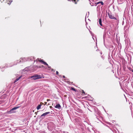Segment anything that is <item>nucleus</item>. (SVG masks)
Instances as JSON below:
<instances>
[{"mask_svg":"<svg viewBox=\"0 0 133 133\" xmlns=\"http://www.w3.org/2000/svg\"><path fill=\"white\" fill-rule=\"evenodd\" d=\"M51 70L52 71H55V70L54 69H52Z\"/></svg>","mask_w":133,"mask_h":133,"instance_id":"2eb2a0df","label":"nucleus"},{"mask_svg":"<svg viewBox=\"0 0 133 133\" xmlns=\"http://www.w3.org/2000/svg\"><path fill=\"white\" fill-rule=\"evenodd\" d=\"M56 74L57 75H59V72L57 71H56Z\"/></svg>","mask_w":133,"mask_h":133,"instance_id":"ddd939ff","label":"nucleus"},{"mask_svg":"<svg viewBox=\"0 0 133 133\" xmlns=\"http://www.w3.org/2000/svg\"><path fill=\"white\" fill-rule=\"evenodd\" d=\"M50 99H48L47 100V101H50Z\"/></svg>","mask_w":133,"mask_h":133,"instance_id":"dca6fc26","label":"nucleus"},{"mask_svg":"<svg viewBox=\"0 0 133 133\" xmlns=\"http://www.w3.org/2000/svg\"><path fill=\"white\" fill-rule=\"evenodd\" d=\"M36 61L37 62L38 61L39 62H40L41 63L43 64L46 65L48 66V69L50 70L51 69V68L50 66H49L46 63V62H44L42 59H41L39 58H37L36 60H35L34 62Z\"/></svg>","mask_w":133,"mask_h":133,"instance_id":"f257e3e1","label":"nucleus"},{"mask_svg":"<svg viewBox=\"0 0 133 133\" xmlns=\"http://www.w3.org/2000/svg\"><path fill=\"white\" fill-rule=\"evenodd\" d=\"M44 66L42 65L41 66H39L38 67V68H43L44 67Z\"/></svg>","mask_w":133,"mask_h":133,"instance_id":"4468645a","label":"nucleus"},{"mask_svg":"<svg viewBox=\"0 0 133 133\" xmlns=\"http://www.w3.org/2000/svg\"><path fill=\"white\" fill-rule=\"evenodd\" d=\"M70 90H72L73 91H74L75 92H76L77 91L73 87H71V89H70Z\"/></svg>","mask_w":133,"mask_h":133,"instance_id":"9b49d317","label":"nucleus"},{"mask_svg":"<svg viewBox=\"0 0 133 133\" xmlns=\"http://www.w3.org/2000/svg\"><path fill=\"white\" fill-rule=\"evenodd\" d=\"M130 70L131 71V70H133L132 69H130Z\"/></svg>","mask_w":133,"mask_h":133,"instance_id":"aec40b11","label":"nucleus"},{"mask_svg":"<svg viewBox=\"0 0 133 133\" xmlns=\"http://www.w3.org/2000/svg\"><path fill=\"white\" fill-rule=\"evenodd\" d=\"M50 113V112H48L44 113L41 115V117L43 116H45L49 114Z\"/></svg>","mask_w":133,"mask_h":133,"instance_id":"20e7f679","label":"nucleus"},{"mask_svg":"<svg viewBox=\"0 0 133 133\" xmlns=\"http://www.w3.org/2000/svg\"><path fill=\"white\" fill-rule=\"evenodd\" d=\"M108 15L109 18L111 19H116V18L113 16L111 14L108 13Z\"/></svg>","mask_w":133,"mask_h":133,"instance_id":"7ed1b4c3","label":"nucleus"},{"mask_svg":"<svg viewBox=\"0 0 133 133\" xmlns=\"http://www.w3.org/2000/svg\"><path fill=\"white\" fill-rule=\"evenodd\" d=\"M61 107V106L59 104H58L55 106V108H56L59 109Z\"/></svg>","mask_w":133,"mask_h":133,"instance_id":"39448f33","label":"nucleus"},{"mask_svg":"<svg viewBox=\"0 0 133 133\" xmlns=\"http://www.w3.org/2000/svg\"><path fill=\"white\" fill-rule=\"evenodd\" d=\"M41 105L39 104L37 107V110H38L40 108L41 106Z\"/></svg>","mask_w":133,"mask_h":133,"instance_id":"1a4fd4ad","label":"nucleus"},{"mask_svg":"<svg viewBox=\"0 0 133 133\" xmlns=\"http://www.w3.org/2000/svg\"><path fill=\"white\" fill-rule=\"evenodd\" d=\"M53 105V104H52V105Z\"/></svg>","mask_w":133,"mask_h":133,"instance_id":"5701e85b","label":"nucleus"},{"mask_svg":"<svg viewBox=\"0 0 133 133\" xmlns=\"http://www.w3.org/2000/svg\"><path fill=\"white\" fill-rule=\"evenodd\" d=\"M96 4H99V3L101 4L102 5H103L104 4V3H103V2L102 1H99L98 2H97L96 3Z\"/></svg>","mask_w":133,"mask_h":133,"instance_id":"6e6552de","label":"nucleus"},{"mask_svg":"<svg viewBox=\"0 0 133 133\" xmlns=\"http://www.w3.org/2000/svg\"><path fill=\"white\" fill-rule=\"evenodd\" d=\"M19 107H15L12 108L11 110H10V112H12V111L13 110H16L17 109V108H18Z\"/></svg>","mask_w":133,"mask_h":133,"instance_id":"423d86ee","label":"nucleus"},{"mask_svg":"<svg viewBox=\"0 0 133 133\" xmlns=\"http://www.w3.org/2000/svg\"><path fill=\"white\" fill-rule=\"evenodd\" d=\"M52 108V106H50V108H51H51Z\"/></svg>","mask_w":133,"mask_h":133,"instance_id":"a211bd4d","label":"nucleus"},{"mask_svg":"<svg viewBox=\"0 0 133 133\" xmlns=\"http://www.w3.org/2000/svg\"><path fill=\"white\" fill-rule=\"evenodd\" d=\"M22 76H20L19 77L17 78H16L15 81L14 83H15L17 81H18L19 79Z\"/></svg>","mask_w":133,"mask_h":133,"instance_id":"0eeeda50","label":"nucleus"},{"mask_svg":"<svg viewBox=\"0 0 133 133\" xmlns=\"http://www.w3.org/2000/svg\"><path fill=\"white\" fill-rule=\"evenodd\" d=\"M74 0V1H76V0Z\"/></svg>","mask_w":133,"mask_h":133,"instance_id":"4be33fe9","label":"nucleus"},{"mask_svg":"<svg viewBox=\"0 0 133 133\" xmlns=\"http://www.w3.org/2000/svg\"><path fill=\"white\" fill-rule=\"evenodd\" d=\"M99 24L101 25V26L102 25V20H101V18H100L99 19Z\"/></svg>","mask_w":133,"mask_h":133,"instance_id":"9d476101","label":"nucleus"},{"mask_svg":"<svg viewBox=\"0 0 133 133\" xmlns=\"http://www.w3.org/2000/svg\"><path fill=\"white\" fill-rule=\"evenodd\" d=\"M31 78H32V79L36 80L39 79H41L42 78V76L40 75H35L32 76L30 77Z\"/></svg>","mask_w":133,"mask_h":133,"instance_id":"f03ea898","label":"nucleus"},{"mask_svg":"<svg viewBox=\"0 0 133 133\" xmlns=\"http://www.w3.org/2000/svg\"><path fill=\"white\" fill-rule=\"evenodd\" d=\"M35 113L36 114H37V112H35Z\"/></svg>","mask_w":133,"mask_h":133,"instance_id":"412c9836","label":"nucleus"},{"mask_svg":"<svg viewBox=\"0 0 133 133\" xmlns=\"http://www.w3.org/2000/svg\"><path fill=\"white\" fill-rule=\"evenodd\" d=\"M63 77L64 78H65V77L64 76H63Z\"/></svg>","mask_w":133,"mask_h":133,"instance_id":"6ab92c4d","label":"nucleus"},{"mask_svg":"<svg viewBox=\"0 0 133 133\" xmlns=\"http://www.w3.org/2000/svg\"><path fill=\"white\" fill-rule=\"evenodd\" d=\"M82 93H83V94H84V95L85 94V92L84 91H83V90H82Z\"/></svg>","mask_w":133,"mask_h":133,"instance_id":"f8f14e48","label":"nucleus"},{"mask_svg":"<svg viewBox=\"0 0 133 133\" xmlns=\"http://www.w3.org/2000/svg\"><path fill=\"white\" fill-rule=\"evenodd\" d=\"M44 103H45V104H44V105H46V104H47V102H44Z\"/></svg>","mask_w":133,"mask_h":133,"instance_id":"f3484780","label":"nucleus"}]
</instances>
